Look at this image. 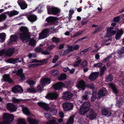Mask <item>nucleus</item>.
Returning a JSON list of instances; mask_svg holds the SVG:
<instances>
[{"instance_id":"1","label":"nucleus","mask_w":124,"mask_h":124,"mask_svg":"<svg viewBox=\"0 0 124 124\" xmlns=\"http://www.w3.org/2000/svg\"><path fill=\"white\" fill-rule=\"evenodd\" d=\"M20 37L23 42H27L29 40L30 37L27 28L22 26L20 29Z\"/></svg>"},{"instance_id":"2","label":"nucleus","mask_w":124,"mask_h":124,"mask_svg":"<svg viewBox=\"0 0 124 124\" xmlns=\"http://www.w3.org/2000/svg\"><path fill=\"white\" fill-rule=\"evenodd\" d=\"M14 117L13 114L4 113L3 115V121L0 122V124H10L13 121Z\"/></svg>"},{"instance_id":"3","label":"nucleus","mask_w":124,"mask_h":124,"mask_svg":"<svg viewBox=\"0 0 124 124\" xmlns=\"http://www.w3.org/2000/svg\"><path fill=\"white\" fill-rule=\"evenodd\" d=\"M90 103L89 102L84 103L81 106L79 109V113L82 115H84L89 109Z\"/></svg>"},{"instance_id":"4","label":"nucleus","mask_w":124,"mask_h":124,"mask_svg":"<svg viewBox=\"0 0 124 124\" xmlns=\"http://www.w3.org/2000/svg\"><path fill=\"white\" fill-rule=\"evenodd\" d=\"M54 102H51L49 106L48 105L43 102H39L38 103V105L46 111H48L50 109L54 108L55 106V104Z\"/></svg>"},{"instance_id":"5","label":"nucleus","mask_w":124,"mask_h":124,"mask_svg":"<svg viewBox=\"0 0 124 124\" xmlns=\"http://www.w3.org/2000/svg\"><path fill=\"white\" fill-rule=\"evenodd\" d=\"M116 33L115 31L112 30V28L107 29V33L103 39V41L104 42H107L110 40L111 39V36L114 35Z\"/></svg>"},{"instance_id":"6","label":"nucleus","mask_w":124,"mask_h":124,"mask_svg":"<svg viewBox=\"0 0 124 124\" xmlns=\"http://www.w3.org/2000/svg\"><path fill=\"white\" fill-rule=\"evenodd\" d=\"M48 14L58 15L60 12V10L57 8L48 6L46 7Z\"/></svg>"},{"instance_id":"7","label":"nucleus","mask_w":124,"mask_h":124,"mask_svg":"<svg viewBox=\"0 0 124 124\" xmlns=\"http://www.w3.org/2000/svg\"><path fill=\"white\" fill-rule=\"evenodd\" d=\"M96 113L92 109H90L86 114V116L89 119L92 120L96 118L97 116Z\"/></svg>"},{"instance_id":"8","label":"nucleus","mask_w":124,"mask_h":124,"mask_svg":"<svg viewBox=\"0 0 124 124\" xmlns=\"http://www.w3.org/2000/svg\"><path fill=\"white\" fill-rule=\"evenodd\" d=\"M50 115V113H46L45 115V117L49 121L47 124H57L55 118L53 117Z\"/></svg>"},{"instance_id":"9","label":"nucleus","mask_w":124,"mask_h":124,"mask_svg":"<svg viewBox=\"0 0 124 124\" xmlns=\"http://www.w3.org/2000/svg\"><path fill=\"white\" fill-rule=\"evenodd\" d=\"M23 70L22 69H21L18 70V71H12V72L15 75H19L21 78L20 80L22 81L25 79V77L24 74L23 73Z\"/></svg>"},{"instance_id":"10","label":"nucleus","mask_w":124,"mask_h":124,"mask_svg":"<svg viewBox=\"0 0 124 124\" xmlns=\"http://www.w3.org/2000/svg\"><path fill=\"white\" fill-rule=\"evenodd\" d=\"M101 112L103 115L106 116L107 117H108L111 116H113L116 113L115 111H108L105 108H104L102 110Z\"/></svg>"},{"instance_id":"11","label":"nucleus","mask_w":124,"mask_h":124,"mask_svg":"<svg viewBox=\"0 0 124 124\" xmlns=\"http://www.w3.org/2000/svg\"><path fill=\"white\" fill-rule=\"evenodd\" d=\"M6 108L10 112H13L16 110L17 108V106L11 103L7 104Z\"/></svg>"},{"instance_id":"12","label":"nucleus","mask_w":124,"mask_h":124,"mask_svg":"<svg viewBox=\"0 0 124 124\" xmlns=\"http://www.w3.org/2000/svg\"><path fill=\"white\" fill-rule=\"evenodd\" d=\"M73 94L69 91H65L63 92L62 98L67 100H69L73 96Z\"/></svg>"},{"instance_id":"13","label":"nucleus","mask_w":124,"mask_h":124,"mask_svg":"<svg viewBox=\"0 0 124 124\" xmlns=\"http://www.w3.org/2000/svg\"><path fill=\"white\" fill-rule=\"evenodd\" d=\"M12 92L14 93H21L23 92L22 88L20 85H16L13 87L12 88Z\"/></svg>"},{"instance_id":"14","label":"nucleus","mask_w":124,"mask_h":124,"mask_svg":"<svg viewBox=\"0 0 124 124\" xmlns=\"http://www.w3.org/2000/svg\"><path fill=\"white\" fill-rule=\"evenodd\" d=\"M63 109L64 110H69L72 109L73 106L71 103L65 102L62 104Z\"/></svg>"},{"instance_id":"15","label":"nucleus","mask_w":124,"mask_h":124,"mask_svg":"<svg viewBox=\"0 0 124 124\" xmlns=\"http://www.w3.org/2000/svg\"><path fill=\"white\" fill-rule=\"evenodd\" d=\"M48 29H46L44 30L42 32L39 34V39H43L46 37L48 36Z\"/></svg>"},{"instance_id":"16","label":"nucleus","mask_w":124,"mask_h":124,"mask_svg":"<svg viewBox=\"0 0 124 124\" xmlns=\"http://www.w3.org/2000/svg\"><path fill=\"white\" fill-rule=\"evenodd\" d=\"M50 82L51 81L49 79L45 78L41 79L40 81V83L42 86H44L49 84Z\"/></svg>"},{"instance_id":"17","label":"nucleus","mask_w":124,"mask_h":124,"mask_svg":"<svg viewBox=\"0 0 124 124\" xmlns=\"http://www.w3.org/2000/svg\"><path fill=\"white\" fill-rule=\"evenodd\" d=\"M76 86L80 89L84 90L85 88V83L83 81H80L77 83Z\"/></svg>"},{"instance_id":"18","label":"nucleus","mask_w":124,"mask_h":124,"mask_svg":"<svg viewBox=\"0 0 124 124\" xmlns=\"http://www.w3.org/2000/svg\"><path fill=\"white\" fill-rule=\"evenodd\" d=\"M17 3L22 9H24L27 7V5L23 0H18L17 1Z\"/></svg>"},{"instance_id":"19","label":"nucleus","mask_w":124,"mask_h":124,"mask_svg":"<svg viewBox=\"0 0 124 124\" xmlns=\"http://www.w3.org/2000/svg\"><path fill=\"white\" fill-rule=\"evenodd\" d=\"M28 20L30 22L33 23L36 21L37 19V16L34 15H31L27 16Z\"/></svg>"},{"instance_id":"20","label":"nucleus","mask_w":124,"mask_h":124,"mask_svg":"<svg viewBox=\"0 0 124 124\" xmlns=\"http://www.w3.org/2000/svg\"><path fill=\"white\" fill-rule=\"evenodd\" d=\"M64 85L63 83L61 82L58 83L54 85L53 86L55 90H59L63 87Z\"/></svg>"},{"instance_id":"21","label":"nucleus","mask_w":124,"mask_h":124,"mask_svg":"<svg viewBox=\"0 0 124 124\" xmlns=\"http://www.w3.org/2000/svg\"><path fill=\"white\" fill-rule=\"evenodd\" d=\"M58 95V94L56 93H52L46 96L45 97L49 100L55 99L57 98Z\"/></svg>"},{"instance_id":"22","label":"nucleus","mask_w":124,"mask_h":124,"mask_svg":"<svg viewBox=\"0 0 124 124\" xmlns=\"http://www.w3.org/2000/svg\"><path fill=\"white\" fill-rule=\"evenodd\" d=\"M19 58L15 59H10L8 60V62L10 63H12L14 64L16 63L17 62H21V61L20 60H19ZM20 60H21L22 62H23V59L22 58H20Z\"/></svg>"},{"instance_id":"23","label":"nucleus","mask_w":124,"mask_h":124,"mask_svg":"<svg viewBox=\"0 0 124 124\" xmlns=\"http://www.w3.org/2000/svg\"><path fill=\"white\" fill-rule=\"evenodd\" d=\"M21 106L22 108V110L24 114L27 115H31L30 112L26 107L24 106L23 105H21Z\"/></svg>"},{"instance_id":"24","label":"nucleus","mask_w":124,"mask_h":124,"mask_svg":"<svg viewBox=\"0 0 124 124\" xmlns=\"http://www.w3.org/2000/svg\"><path fill=\"white\" fill-rule=\"evenodd\" d=\"M98 75V74L97 72H92L89 76V79L91 81L94 80L97 77Z\"/></svg>"},{"instance_id":"25","label":"nucleus","mask_w":124,"mask_h":124,"mask_svg":"<svg viewBox=\"0 0 124 124\" xmlns=\"http://www.w3.org/2000/svg\"><path fill=\"white\" fill-rule=\"evenodd\" d=\"M2 81H7L9 83H11L12 82V80L10 78L8 75H5L3 76Z\"/></svg>"},{"instance_id":"26","label":"nucleus","mask_w":124,"mask_h":124,"mask_svg":"<svg viewBox=\"0 0 124 124\" xmlns=\"http://www.w3.org/2000/svg\"><path fill=\"white\" fill-rule=\"evenodd\" d=\"M106 89L105 88H103L100 90L98 93V96L99 98L104 96L106 93Z\"/></svg>"},{"instance_id":"27","label":"nucleus","mask_w":124,"mask_h":124,"mask_svg":"<svg viewBox=\"0 0 124 124\" xmlns=\"http://www.w3.org/2000/svg\"><path fill=\"white\" fill-rule=\"evenodd\" d=\"M124 103V99L120 98L117 101L116 106L118 108L120 107Z\"/></svg>"},{"instance_id":"28","label":"nucleus","mask_w":124,"mask_h":124,"mask_svg":"<svg viewBox=\"0 0 124 124\" xmlns=\"http://www.w3.org/2000/svg\"><path fill=\"white\" fill-rule=\"evenodd\" d=\"M28 121L31 124H37L39 121L36 119H33L31 117L27 118Z\"/></svg>"},{"instance_id":"29","label":"nucleus","mask_w":124,"mask_h":124,"mask_svg":"<svg viewBox=\"0 0 124 124\" xmlns=\"http://www.w3.org/2000/svg\"><path fill=\"white\" fill-rule=\"evenodd\" d=\"M57 18L55 17L49 16L47 18L46 21L48 22H54L56 21Z\"/></svg>"},{"instance_id":"30","label":"nucleus","mask_w":124,"mask_h":124,"mask_svg":"<svg viewBox=\"0 0 124 124\" xmlns=\"http://www.w3.org/2000/svg\"><path fill=\"white\" fill-rule=\"evenodd\" d=\"M123 34V31L122 30H119L116 35V40L120 38L121 37Z\"/></svg>"},{"instance_id":"31","label":"nucleus","mask_w":124,"mask_h":124,"mask_svg":"<svg viewBox=\"0 0 124 124\" xmlns=\"http://www.w3.org/2000/svg\"><path fill=\"white\" fill-rule=\"evenodd\" d=\"M14 52V49L13 48H10L8 49L5 52L6 54L8 56L12 55Z\"/></svg>"},{"instance_id":"32","label":"nucleus","mask_w":124,"mask_h":124,"mask_svg":"<svg viewBox=\"0 0 124 124\" xmlns=\"http://www.w3.org/2000/svg\"><path fill=\"white\" fill-rule=\"evenodd\" d=\"M17 39V37L16 35H12L11 36L10 38V42H9V43H11L12 44L13 43L12 42H16Z\"/></svg>"},{"instance_id":"33","label":"nucleus","mask_w":124,"mask_h":124,"mask_svg":"<svg viewBox=\"0 0 124 124\" xmlns=\"http://www.w3.org/2000/svg\"><path fill=\"white\" fill-rule=\"evenodd\" d=\"M109 87L111 88L115 93L116 94L118 93V91L115 87L113 83H111L109 84Z\"/></svg>"},{"instance_id":"34","label":"nucleus","mask_w":124,"mask_h":124,"mask_svg":"<svg viewBox=\"0 0 124 124\" xmlns=\"http://www.w3.org/2000/svg\"><path fill=\"white\" fill-rule=\"evenodd\" d=\"M19 12L16 10L11 11L8 12V14L9 16L10 17L12 16H13L17 15Z\"/></svg>"},{"instance_id":"35","label":"nucleus","mask_w":124,"mask_h":124,"mask_svg":"<svg viewBox=\"0 0 124 124\" xmlns=\"http://www.w3.org/2000/svg\"><path fill=\"white\" fill-rule=\"evenodd\" d=\"M59 72L58 70H54L50 72V74L53 76H56L59 74Z\"/></svg>"},{"instance_id":"36","label":"nucleus","mask_w":124,"mask_h":124,"mask_svg":"<svg viewBox=\"0 0 124 124\" xmlns=\"http://www.w3.org/2000/svg\"><path fill=\"white\" fill-rule=\"evenodd\" d=\"M17 124H26L25 120L24 119L20 118L18 119L17 121Z\"/></svg>"},{"instance_id":"37","label":"nucleus","mask_w":124,"mask_h":124,"mask_svg":"<svg viewBox=\"0 0 124 124\" xmlns=\"http://www.w3.org/2000/svg\"><path fill=\"white\" fill-rule=\"evenodd\" d=\"M113 79V77L112 75H109L107 76L106 77V81L107 82L111 81Z\"/></svg>"},{"instance_id":"38","label":"nucleus","mask_w":124,"mask_h":124,"mask_svg":"<svg viewBox=\"0 0 124 124\" xmlns=\"http://www.w3.org/2000/svg\"><path fill=\"white\" fill-rule=\"evenodd\" d=\"M74 117V116H72L70 117L66 124H72L73 122V118Z\"/></svg>"},{"instance_id":"39","label":"nucleus","mask_w":124,"mask_h":124,"mask_svg":"<svg viewBox=\"0 0 124 124\" xmlns=\"http://www.w3.org/2000/svg\"><path fill=\"white\" fill-rule=\"evenodd\" d=\"M66 78V75L64 74H62L58 77V79L59 80H63L65 79Z\"/></svg>"},{"instance_id":"40","label":"nucleus","mask_w":124,"mask_h":124,"mask_svg":"<svg viewBox=\"0 0 124 124\" xmlns=\"http://www.w3.org/2000/svg\"><path fill=\"white\" fill-rule=\"evenodd\" d=\"M88 87L93 89V93H95L96 91V89L94 87V86L93 84H91L89 85Z\"/></svg>"},{"instance_id":"41","label":"nucleus","mask_w":124,"mask_h":124,"mask_svg":"<svg viewBox=\"0 0 124 124\" xmlns=\"http://www.w3.org/2000/svg\"><path fill=\"white\" fill-rule=\"evenodd\" d=\"M50 109V114L51 115H55L57 113V110L55 108Z\"/></svg>"},{"instance_id":"42","label":"nucleus","mask_w":124,"mask_h":124,"mask_svg":"<svg viewBox=\"0 0 124 124\" xmlns=\"http://www.w3.org/2000/svg\"><path fill=\"white\" fill-rule=\"evenodd\" d=\"M22 101H23L22 99H17L14 97L12 99V101L15 103H18Z\"/></svg>"},{"instance_id":"43","label":"nucleus","mask_w":124,"mask_h":124,"mask_svg":"<svg viewBox=\"0 0 124 124\" xmlns=\"http://www.w3.org/2000/svg\"><path fill=\"white\" fill-rule=\"evenodd\" d=\"M49 58H47L46 59L43 60H39V62L41 63V64H43L47 63L48 61V60Z\"/></svg>"},{"instance_id":"44","label":"nucleus","mask_w":124,"mask_h":124,"mask_svg":"<svg viewBox=\"0 0 124 124\" xmlns=\"http://www.w3.org/2000/svg\"><path fill=\"white\" fill-rule=\"evenodd\" d=\"M6 18V16L4 14L0 15V22L4 21Z\"/></svg>"},{"instance_id":"45","label":"nucleus","mask_w":124,"mask_h":124,"mask_svg":"<svg viewBox=\"0 0 124 124\" xmlns=\"http://www.w3.org/2000/svg\"><path fill=\"white\" fill-rule=\"evenodd\" d=\"M97 96L95 93H93L92 96L91 97V100L92 101H94L96 99Z\"/></svg>"},{"instance_id":"46","label":"nucleus","mask_w":124,"mask_h":124,"mask_svg":"<svg viewBox=\"0 0 124 124\" xmlns=\"http://www.w3.org/2000/svg\"><path fill=\"white\" fill-rule=\"evenodd\" d=\"M106 67L105 66L103 67L100 70V75H102L103 74L104 71L106 70Z\"/></svg>"},{"instance_id":"47","label":"nucleus","mask_w":124,"mask_h":124,"mask_svg":"<svg viewBox=\"0 0 124 124\" xmlns=\"http://www.w3.org/2000/svg\"><path fill=\"white\" fill-rule=\"evenodd\" d=\"M42 5L40 4L38 7L37 9L38 13H40L42 12Z\"/></svg>"},{"instance_id":"48","label":"nucleus","mask_w":124,"mask_h":124,"mask_svg":"<svg viewBox=\"0 0 124 124\" xmlns=\"http://www.w3.org/2000/svg\"><path fill=\"white\" fill-rule=\"evenodd\" d=\"M26 82L31 87L33 85L35 84V82L31 80L27 81Z\"/></svg>"},{"instance_id":"49","label":"nucleus","mask_w":124,"mask_h":124,"mask_svg":"<svg viewBox=\"0 0 124 124\" xmlns=\"http://www.w3.org/2000/svg\"><path fill=\"white\" fill-rule=\"evenodd\" d=\"M87 36H85L82 37L78 39L75 42V43H80L81 41H82L83 40L86 39L87 38Z\"/></svg>"},{"instance_id":"50","label":"nucleus","mask_w":124,"mask_h":124,"mask_svg":"<svg viewBox=\"0 0 124 124\" xmlns=\"http://www.w3.org/2000/svg\"><path fill=\"white\" fill-rule=\"evenodd\" d=\"M69 52L68 50H61V54L63 55H66L69 53Z\"/></svg>"},{"instance_id":"51","label":"nucleus","mask_w":124,"mask_h":124,"mask_svg":"<svg viewBox=\"0 0 124 124\" xmlns=\"http://www.w3.org/2000/svg\"><path fill=\"white\" fill-rule=\"evenodd\" d=\"M37 91H38L40 93H41L42 91L43 90V87H41L40 85H39L37 87Z\"/></svg>"},{"instance_id":"52","label":"nucleus","mask_w":124,"mask_h":124,"mask_svg":"<svg viewBox=\"0 0 124 124\" xmlns=\"http://www.w3.org/2000/svg\"><path fill=\"white\" fill-rule=\"evenodd\" d=\"M27 91L31 93H36L37 92V91L34 88H28L27 89Z\"/></svg>"},{"instance_id":"53","label":"nucleus","mask_w":124,"mask_h":124,"mask_svg":"<svg viewBox=\"0 0 124 124\" xmlns=\"http://www.w3.org/2000/svg\"><path fill=\"white\" fill-rule=\"evenodd\" d=\"M36 43V42L34 38L31 39L30 40V45L32 46H34L35 45Z\"/></svg>"},{"instance_id":"54","label":"nucleus","mask_w":124,"mask_h":124,"mask_svg":"<svg viewBox=\"0 0 124 124\" xmlns=\"http://www.w3.org/2000/svg\"><path fill=\"white\" fill-rule=\"evenodd\" d=\"M124 52V48L123 47H121V49L118 50V53L119 54H123Z\"/></svg>"},{"instance_id":"55","label":"nucleus","mask_w":124,"mask_h":124,"mask_svg":"<svg viewBox=\"0 0 124 124\" xmlns=\"http://www.w3.org/2000/svg\"><path fill=\"white\" fill-rule=\"evenodd\" d=\"M87 65V61H84L82 62L81 65V67H86Z\"/></svg>"},{"instance_id":"56","label":"nucleus","mask_w":124,"mask_h":124,"mask_svg":"<svg viewBox=\"0 0 124 124\" xmlns=\"http://www.w3.org/2000/svg\"><path fill=\"white\" fill-rule=\"evenodd\" d=\"M36 56V55L35 54L33 53H30L28 55V57L29 58H34Z\"/></svg>"},{"instance_id":"57","label":"nucleus","mask_w":124,"mask_h":124,"mask_svg":"<svg viewBox=\"0 0 124 124\" xmlns=\"http://www.w3.org/2000/svg\"><path fill=\"white\" fill-rule=\"evenodd\" d=\"M39 65L38 64H31L28 65V67L30 68H33L36 67Z\"/></svg>"},{"instance_id":"58","label":"nucleus","mask_w":124,"mask_h":124,"mask_svg":"<svg viewBox=\"0 0 124 124\" xmlns=\"http://www.w3.org/2000/svg\"><path fill=\"white\" fill-rule=\"evenodd\" d=\"M120 16H119L114 18L113 20V21L115 22H117L119 20Z\"/></svg>"},{"instance_id":"59","label":"nucleus","mask_w":124,"mask_h":124,"mask_svg":"<svg viewBox=\"0 0 124 124\" xmlns=\"http://www.w3.org/2000/svg\"><path fill=\"white\" fill-rule=\"evenodd\" d=\"M93 66L96 67L100 68L102 66V63L99 62L97 63L94 64Z\"/></svg>"},{"instance_id":"60","label":"nucleus","mask_w":124,"mask_h":124,"mask_svg":"<svg viewBox=\"0 0 124 124\" xmlns=\"http://www.w3.org/2000/svg\"><path fill=\"white\" fill-rule=\"evenodd\" d=\"M91 47H89L85 49L81 52H80L81 54H84L86 52H87L88 51L91 50Z\"/></svg>"},{"instance_id":"61","label":"nucleus","mask_w":124,"mask_h":124,"mask_svg":"<svg viewBox=\"0 0 124 124\" xmlns=\"http://www.w3.org/2000/svg\"><path fill=\"white\" fill-rule=\"evenodd\" d=\"M82 31H78L76 32L74 35L73 37H76L78 36L79 35L82 33Z\"/></svg>"},{"instance_id":"62","label":"nucleus","mask_w":124,"mask_h":124,"mask_svg":"<svg viewBox=\"0 0 124 124\" xmlns=\"http://www.w3.org/2000/svg\"><path fill=\"white\" fill-rule=\"evenodd\" d=\"M81 61L82 60L81 59H80L78 61L73 65V66L74 67H77L79 65L80 63L81 62Z\"/></svg>"},{"instance_id":"63","label":"nucleus","mask_w":124,"mask_h":124,"mask_svg":"<svg viewBox=\"0 0 124 124\" xmlns=\"http://www.w3.org/2000/svg\"><path fill=\"white\" fill-rule=\"evenodd\" d=\"M101 30V28H98L95 29L94 31H93L92 33L93 34H94L96 33L99 32Z\"/></svg>"},{"instance_id":"64","label":"nucleus","mask_w":124,"mask_h":124,"mask_svg":"<svg viewBox=\"0 0 124 124\" xmlns=\"http://www.w3.org/2000/svg\"><path fill=\"white\" fill-rule=\"evenodd\" d=\"M59 39L54 37L52 38V40L54 42H57L59 41Z\"/></svg>"}]
</instances>
